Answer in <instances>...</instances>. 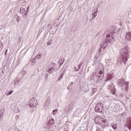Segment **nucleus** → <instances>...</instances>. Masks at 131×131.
Instances as JSON below:
<instances>
[{
    "label": "nucleus",
    "instance_id": "nucleus-27",
    "mask_svg": "<svg viewBox=\"0 0 131 131\" xmlns=\"http://www.w3.org/2000/svg\"><path fill=\"white\" fill-rule=\"evenodd\" d=\"M12 94H13V91H9V92H8V95H12Z\"/></svg>",
    "mask_w": 131,
    "mask_h": 131
},
{
    "label": "nucleus",
    "instance_id": "nucleus-40",
    "mask_svg": "<svg viewBox=\"0 0 131 131\" xmlns=\"http://www.w3.org/2000/svg\"><path fill=\"white\" fill-rule=\"evenodd\" d=\"M100 50H102V48H100Z\"/></svg>",
    "mask_w": 131,
    "mask_h": 131
},
{
    "label": "nucleus",
    "instance_id": "nucleus-12",
    "mask_svg": "<svg viewBox=\"0 0 131 131\" xmlns=\"http://www.w3.org/2000/svg\"><path fill=\"white\" fill-rule=\"evenodd\" d=\"M19 82H20V80L14 81V86H16V88L20 86V85H19Z\"/></svg>",
    "mask_w": 131,
    "mask_h": 131
},
{
    "label": "nucleus",
    "instance_id": "nucleus-34",
    "mask_svg": "<svg viewBox=\"0 0 131 131\" xmlns=\"http://www.w3.org/2000/svg\"><path fill=\"white\" fill-rule=\"evenodd\" d=\"M60 69V68H58V69L56 68L55 69V71H57V70H59Z\"/></svg>",
    "mask_w": 131,
    "mask_h": 131
},
{
    "label": "nucleus",
    "instance_id": "nucleus-13",
    "mask_svg": "<svg viewBox=\"0 0 131 131\" xmlns=\"http://www.w3.org/2000/svg\"><path fill=\"white\" fill-rule=\"evenodd\" d=\"M96 76L97 79H98L99 80H102V79H103V78L104 77V76H103V75H99V74L98 75H96Z\"/></svg>",
    "mask_w": 131,
    "mask_h": 131
},
{
    "label": "nucleus",
    "instance_id": "nucleus-26",
    "mask_svg": "<svg viewBox=\"0 0 131 131\" xmlns=\"http://www.w3.org/2000/svg\"><path fill=\"white\" fill-rule=\"evenodd\" d=\"M74 71H79V69H78V68L75 67L74 69Z\"/></svg>",
    "mask_w": 131,
    "mask_h": 131
},
{
    "label": "nucleus",
    "instance_id": "nucleus-2",
    "mask_svg": "<svg viewBox=\"0 0 131 131\" xmlns=\"http://www.w3.org/2000/svg\"><path fill=\"white\" fill-rule=\"evenodd\" d=\"M104 110V105L103 104V103L102 102H99L98 103L95 107V112H103V111Z\"/></svg>",
    "mask_w": 131,
    "mask_h": 131
},
{
    "label": "nucleus",
    "instance_id": "nucleus-31",
    "mask_svg": "<svg viewBox=\"0 0 131 131\" xmlns=\"http://www.w3.org/2000/svg\"><path fill=\"white\" fill-rule=\"evenodd\" d=\"M121 80L122 81V83H124V79H121Z\"/></svg>",
    "mask_w": 131,
    "mask_h": 131
},
{
    "label": "nucleus",
    "instance_id": "nucleus-3",
    "mask_svg": "<svg viewBox=\"0 0 131 131\" xmlns=\"http://www.w3.org/2000/svg\"><path fill=\"white\" fill-rule=\"evenodd\" d=\"M29 106L32 108H34V107H36V106H37V100H36L35 97L31 98L29 101Z\"/></svg>",
    "mask_w": 131,
    "mask_h": 131
},
{
    "label": "nucleus",
    "instance_id": "nucleus-15",
    "mask_svg": "<svg viewBox=\"0 0 131 131\" xmlns=\"http://www.w3.org/2000/svg\"><path fill=\"white\" fill-rule=\"evenodd\" d=\"M54 70H55L54 68H49L48 72L50 74H52V73H53V72H54Z\"/></svg>",
    "mask_w": 131,
    "mask_h": 131
},
{
    "label": "nucleus",
    "instance_id": "nucleus-14",
    "mask_svg": "<svg viewBox=\"0 0 131 131\" xmlns=\"http://www.w3.org/2000/svg\"><path fill=\"white\" fill-rule=\"evenodd\" d=\"M108 88L110 89V90H111V91H114L115 90V86L113 85V84H110L108 85Z\"/></svg>",
    "mask_w": 131,
    "mask_h": 131
},
{
    "label": "nucleus",
    "instance_id": "nucleus-8",
    "mask_svg": "<svg viewBox=\"0 0 131 131\" xmlns=\"http://www.w3.org/2000/svg\"><path fill=\"white\" fill-rule=\"evenodd\" d=\"M98 8H96L93 10L92 11V19H94L96 17H97V14L98 13Z\"/></svg>",
    "mask_w": 131,
    "mask_h": 131
},
{
    "label": "nucleus",
    "instance_id": "nucleus-29",
    "mask_svg": "<svg viewBox=\"0 0 131 131\" xmlns=\"http://www.w3.org/2000/svg\"><path fill=\"white\" fill-rule=\"evenodd\" d=\"M28 14V11H26L25 14H23V16H27Z\"/></svg>",
    "mask_w": 131,
    "mask_h": 131
},
{
    "label": "nucleus",
    "instance_id": "nucleus-38",
    "mask_svg": "<svg viewBox=\"0 0 131 131\" xmlns=\"http://www.w3.org/2000/svg\"><path fill=\"white\" fill-rule=\"evenodd\" d=\"M3 48H2V47H0V51L2 50Z\"/></svg>",
    "mask_w": 131,
    "mask_h": 131
},
{
    "label": "nucleus",
    "instance_id": "nucleus-23",
    "mask_svg": "<svg viewBox=\"0 0 131 131\" xmlns=\"http://www.w3.org/2000/svg\"><path fill=\"white\" fill-rule=\"evenodd\" d=\"M52 42H53V40H50L47 42V45H48V46H51V45H52Z\"/></svg>",
    "mask_w": 131,
    "mask_h": 131
},
{
    "label": "nucleus",
    "instance_id": "nucleus-10",
    "mask_svg": "<svg viewBox=\"0 0 131 131\" xmlns=\"http://www.w3.org/2000/svg\"><path fill=\"white\" fill-rule=\"evenodd\" d=\"M106 120L104 119V118H102V119L101 120V126L102 127H106V125H107V124L106 123Z\"/></svg>",
    "mask_w": 131,
    "mask_h": 131
},
{
    "label": "nucleus",
    "instance_id": "nucleus-6",
    "mask_svg": "<svg viewBox=\"0 0 131 131\" xmlns=\"http://www.w3.org/2000/svg\"><path fill=\"white\" fill-rule=\"evenodd\" d=\"M23 128H24V123L22 122H19L18 123V126L17 129L18 131H23Z\"/></svg>",
    "mask_w": 131,
    "mask_h": 131
},
{
    "label": "nucleus",
    "instance_id": "nucleus-21",
    "mask_svg": "<svg viewBox=\"0 0 131 131\" xmlns=\"http://www.w3.org/2000/svg\"><path fill=\"white\" fill-rule=\"evenodd\" d=\"M15 16H17V17L16 18V21H17V22H19V21H20V16H18V14H16Z\"/></svg>",
    "mask_w": 131,
    "mask_h": 131
},
{
    "label": "nucleus",
    "instance_id": "nucleus-9",
    "mask_svg": "<svg viewBox=\"0 0 131 131\" xmlns=\"http://www.w3.org/2000/svg\"><path fill=\"white\" fill-rule=\"evenodd\" d=\"M50 100H47L46 101V103H45V104L44 105V108H45V109H46V110H47V109H49V107H50Z\"/></svg>",
    "mask_w": 131,
    "mask_h": 131
},
{
    "label": "nucleus",
    "instance_id": "nucleus-19",
    "mask_svg": "<svg viewBox=\"0 0 131 131\" xmlns=\"http://www.w3.org/2000/svg\"><path fill=\"white\" fill-rule=\"evenodd\" d=\"M36 58H37V59H38L39 60H40V59H41V54H37L36 56Z\"/></svg>",
    "mask_w": 131,
    "mask_h": 131
},
{
    "label": "nucleus",
    "instance_id": "nucleus-18",
    "mask_svg": "<svg viewBox=\"0 0 131 131\" xmlns=\"http://www.w3.org/2000/svg\"><path fill=\"white\" fill-rule=\"evenodd\" d=\"M20 12L21 13V14H23V13H25V9L24 8H20Z\"/></svg>",
    "mask_w": 131,
    "mask_h": 131
},
{
    "label": "nucleus",
    "instance_id": "nucleus-20",
    "mask_svg": "<svg viewBox=\"0 0 131 131\" xmlns=\"http://www.w3.org/2000/svg\"><path fill=\"white\" fill-rule=\"evenodd\" d=\"M81 66H82V61L80 62V63L78 65V69L79 70L80 69Z\"/></svg>",
    "mask_w": 131,
    "mask_h": 131
},
{
    "label": "nucleus",
    "instance_id": "nucleus-24",
    "mask_svg": "<svg viewBox=\"0 0 131 131\" xmlns=\"http://www.w3.org/2000/svg\"><path fill=\"white\" fill-rule=\"evenodd\" d=\"M112 126L114 129H116V128H117V125L116 124H113Z\"/></svg>",
    "mask_w": 131,
    "mask_h": 131
},
{
    "label": "nucleus",
    "instance_id": "nucleus-39",
    "mask_svg": "<svg viewBox=\"0 0 131 131\" xmlns=\"http://www.w3.org/2000/svg\"><path fill=\"white\" fill-rule=\"evenodd\" d=\"M53 115H55V113H53Z\"/></svg>",
    "mask_w": 131,
    "mask_h": 131
},
{
    "label": "nucleus",
    "instance_id": "nucleus-37",
    "mask_svg": "<svg viewBox=\"0 0 131 131\" xmlns=\"http://www.w3.org/2000/svg\"><path fill=\"white\" fill-rule=\"evenodd\" d=\"M63 62H62V63H60V66H62V65H63Z\"/></svg>",
    "mask_w": 131,
    "mask_h": 131
},
{
    "label": "nucleus",
    "instance_id": "nucleus-32",
    "mask_svg": "<svg viewBox=\"0 0 131 131\" xmlns=\"http://www.w3.org/2000/svg\"><path fill=\"white\" fill-rule=\"evenodd\" d=\"M7 53H8V49H6L5 51V55H7Z\"/></svg>",
    "mask_w": 131,
    "mask_h": 131
},
{
    "label": "nucleus",
    "instance_id": "nucleus-4",
    "mask_svg": "<svg viewBox=\"0 0 131 131\" xmlns=\"http://www.w3.org/2000/svg\"><path fill=\"white\" fill-rule=\"evenodd\" d=\"M111 34L109 33L106 34V40L108 42H113V41L115 40V39L114 37H113V34H112V33H111Z\"/></svg>",
    "mask_w": 131,
    "mask_h": 131
},
{
    "label": "nucleus",
    "instance_id": "nucleus-1",
    "mask_svg": "<svg viewBox=\"0 0 131 131\" xmlns=\"http://www.w3.org/2000/svg\"><path fill=\"white\" fill-rule=\"evenodd\" d=\"M121 63H125L128 61V49L124 48L121 51V57L120 59Z\"/></svg>",
    "mask_w": 131,
    "mask_h": 131
},
{
    "label": "nucleus",
    "instance_id": "nucleus-36",
    "mask_svg": "<svg viewBox=\"0 0 131 131\" xmlns=\"http://www.w3.org/2000/svg\"><path fill=\"white\" fill-rule=\"evenodd\" d=\"M56 111H58V110H54L53 111V112H56Z\"/></svg>",
    "mask_w": 131,
    "mask_h": 131
},
{
    "label": "nucleus",
    "instance_id": "nucleus-17",
    "mask_svg": "<svg viewBox=\"0 0 131 131\" xmlns=\"http://www.w3.org/2000/svg\"><path fill=\"white\" fill-rule=\"evenodd\" d=\"M114 77V74H112L110 75V76L106 80H105V81H110V80L111 79H112V78H113Z\"/></svg>",
    "mask_w": 131,
    "mask_h": 131
},
{
    "label": "nucleus",
    "instance_id": "nucleus-11",
    "mask_svg": "<svg viewBox=\"0 0 131 131\" xmlns=\"http://www.w3.org/2000/svg\"><path fill=\"white\" fill-rule=\"evenodd\" d=\"M126 38L127 40H131V32L126 33Z\"/></svg>",
    "mask_w": 131,
    "mask_h": 131
},
{
    "label": "nucleus",
    "instance_id": "nucleus-28",
    "mask_svg": "<svg viewBox=\"0 0 131 131\" xmlns=\"http://www.w3.org/2000/svg\"><path fill=\"white\" fill-rule=\"evenodd\" d=\"M96 131H103V129L101 128H98L96 129Z\"/></svg>",
    "mask_w": 131,
    "mask_h": 131
},
{
    "label": "nucleus",
    "instance_id": "nucleus-33",
    "mask_svg": "<svg viewBox=\"0 0 131 131\" xmlns=\"http://www.w3.org/2000/svg\"><path fill=\"white\" fill-rule=\"evenodd\" d=\"M23 74H25V73H26V71H22Z\"/></svg>",
    "mask_w": 131,
    "mask_h": 131
},
{
    "label": "nucleus",
    "instance_id": "nucleus-41",
    "mask_svg": "<svg viewBox=\"0 0 131 131\" xmlns=\"http://www.w3.org/2000/svg\"><path fill=\"white\" fill-rule=\"evenodd\" d=\"M61 77L62 78V76H61Z\"/></svg>",
    "mask_w": 131,
    "mask_h": 131
},
{
    "label": "nucleus",
    "instance_id": "nucleus-25",
    "mask_svg": "<svg viewBox=\"0 0 131 131\" xmlns=\"http://www.w3.org/2000/svg\"><path fill=\"white\" fill-rule=\"evenodd\" d=\"M106 61H107L108 62H109V63H111V62H112V59L111 58H110L108 59H106Z\"/></svg>",
    "mask_w": 131,
    "mask_h": 131
},
{
    "label": "nucleus",
    "instance_id": "nucleus-16",
    "mask_svg": "<svg viewBox=\"0 0 131 131\" xmlns=\"http://www.w3.org/2000/svg\"><path fill=\"white\" fill-rule=\"evenodd\" d=\"M48 123L49 124H54V123H55V119L53 118L50 119Z\"/></svg>",
    "mask_w": 131,
    "mask_h": 131
},
{
    "label": "nucleus",
    "instance_id": "nucleus-30",
    "mask_svg": "<svg viewBox=\"0 0 131 131\" xmlns=\"http://www.w3.org/2000/svg\"><path fill=\"white\" fill-rule=\"evenodd\" d=\"M125 85H126V88H127L128 86V82H125Z\"/></svg>",
    "mask_w": 131,
    "mask_h": 131
},
{
    "label": "nucleus",
    "instance_id": "nucleus-7",
    "mask_svg": "<svg viewBox=\"0 0 131 131\" xmlns=\"http://www.w3.org/2000/svg\"><path fill=\"white\" fill-rule=\"evenodd\" d=\"M125 126H127L129 130H131V119H127V124L125 125Z\"/></svg>",
    "mask_w": 131,
    "mask_h": 131
},
{
    "label": "nucleus",
    "instance_id": "nucleus-22",
    "mask_svg": "<svg viewBox=\"0 0 131 131\" xmlns=\"http://www.w3.org/2000/svg\"><path fill=\"white\" fill-rule=\"evenodd\" d=\"M98 74L99 75H102L103 76H104V72H103L102 71H99Z\"/></svg>",
    "mask_w": 131,
    "mask_h": 131
},
{
    "label": "nucleus",
    "instance_id": "nucleus-5",
    "mask_svg": "<svg viewBox=\"0 0 131 131\" xmlns=\"http://www.w3.org/2000/svg\"><path fill=\"white\" fill-rule=\"evenodd\" d=\"M103 118L102 117H96L95 118V122L96 124H101L102 123V120Z\"/></svg>",
    "mask_w": 131,
    "mask_h": 131
},
{
    "label": "nucleus",
    "instance_id": "nucleus-35",
    "mask_svg": "<svg viewBox=\"0 0 131 131\" xmlns=\"http://www.w3.org/2000/svg\"><path fill=\"white\" fill-rule=\"evenodd\" d=\"M27 10V12H28V11H29V6L28 7Z\"/></svg>",
    "mask_w": 131,
    "mask_h": 131
}]
</instances>
